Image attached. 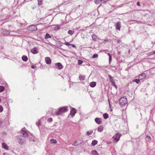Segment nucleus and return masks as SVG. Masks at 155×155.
<instances>
[{
    "instance_id": "1",
    "label": "nucleus",
    "mask_w": 155,
    "mask_h": 155,
    "mask_svg": "<svg viewBox=\"0 0 155 155\" xmlns=\"http://www.w3.org/2000/svg\"><path fill=\"white\" fill-rule=\"evenodd\" d=\"M67 111L68 109L66 107H61L58 109V111L55 114L57 115H60L63 113L66 112Z\"/></svg>"
},
{
    "instance_id": "2",
    "label": "nucleus",
    "mask_w": 155,
    "mask_h": 155,
    "mask_svg": "<svg viewBox=\"0 0 155 155\" xmlns=\"http://www.w3.org/2000/svg\"><path fill=\"white\" fill-rule=\"evenodd\" d=\"M119 102L120 105L123 106L127 103V99L125 97H121L120 100Z\"/></svg>"
},
{
    "instance_id": "3",
    "label": "nucleus",
    "mask_w": 155,
    "mask_h": 155,
    "mask_svg": "<svg viewBox=\"0 0 155 155\" xmlns=\"http://www.w3.org/2000/svg\"><path fill=\"white\" fill-rule=\"evenodd\" d=\"M121 136L120 134L117 133L113 137V138L115 141L117 142L119 140Z\"/></svg>"
},
{
    "instance_id": "4",
    "label": "nucleus",
    "mask_w": 155,
    "mask_h": 155,
    "mask_svg": "<svg viewBox=\"0 0 155 155\" xmlns=\"http://www.w3.org/2000/svg\"><path fill=\"white\" fill-rule=\"evenodd\" d=\"M27 29L29 31H36L37 29V27L35 25H32L29 26L27 28Z\"/></svg>"
},
{
    "instance_id": "5",
    "label": "nucleus",
    "mask_w": 155,
    "mask_h": 155,
    "mask_svg": "<svg viewBox=\"0 0 155 155\" xmlns=\"http://www.w3.org/2000/svg\"><path fill=\"white\" fill-rule=\"evenodd\" d=\"M21 134L24 137H28V134L26 131L23 129H22L21 132Z\"/></svg>"
},
{
    "instance_id": "6",
    "label": "nucleus",
    "mask_w": 155,
    "mask_h": 155,
    "mask_svg": "<svg viewBox=\"0 0 155 155\" xmlns=\"http://www.w3.org/2000/svg\"><path fill=\"white\" fill-rule=\"evenodd\" d=\"M56 68L58 69L61 70L63 68V66L60 63H57L55 64Z\"/></svg>"
},
{
    "instance_id": "7",
    "label": "nucleus",
    "mask_w": 155,
    "mask_h": 155,
    "mask_svg": "<svg viewBox=\"0 0 155 155\" xmlns=\"http://www.w3.org/2000/svg\"><path fill=\"white\" fill-rule=\"evenodd\" d=\"M18 142L20 144H23L26 141V140L25 138H19L18 139Z\"/></svg>"
},
{
    "instance_id": "8",
    "label": "nucleus",
    "mask_w": 155,
    "mask_h": 155,
    "mask_svg": "<svg viewBox=\"0 0 155 155\" xmlns=\"http://www.w3.org/2000/svg\"><path fill=\"white\" fill-rule=\"evenodd\" d=\"M45 60L47 64H50L51 63V60L50 57H46L45 58Z\"/></svg>"
},
{
    "instance_id": "9",
    "label": "nucleus",
    "mask_w": 155,
    "mask_h": 155,
    "mask_svg": "<svg viewBox=\"0 0 155 155\" xmlns=\"http://www.w3.org/2000/svg\"><path fill=\"white\" fill-rule=\"evenodd\" d=\"M31 52L33 54H36L38 52V50L37 48H34L31 49Z\"/></svg>"
},
{
    "instance_id": "10",
    "label": "nucleus",
    "mask_w": 155,
    "mask_h": 155,
    "mask_svg": "<svg viewBox=\"0 0 155 155\" xmlns=\"http://www.w3.org/2000/svg\"><path fill=\"white\" fill-rule=\"evenodd\" d=\"M95 122L98 124H101L102 123L101 119L100 118L97 117L95 119Z\"/></svg>"
},
{
    "instance_id": "11",
    "label": "nucleus",
    "mask_w": 155,
    "mask_h": 155,
    "mask_svg": "<svg viewBox=\"0 0 155 155\" xmlns=\"http://www.w3.org/2000/svg\"><path fill=\"white\" fill-rule=\"evenodd\" d=\"M76 113V110L74 108H72V109H71L70 113V114L71 115L72 117H73L74 116Z\"/></svg>"
},
{
    "instance_id": "12",
    "label": "nucleus",
    "mask_w": 155,
    "mask_h": 155,
    "mask_svg": "<svg viewBox=\"0 0 155 155\" xmlns=\"http://www.w3.org/2000/svg\"><path fill=\"white\" fill-rule=\"evenodd\" d=\"M146 77V75L144 73H142L139 76V78L140 80H142L145 78Z\"/></svg>"
},
{
    "instance_id": "13",
    "label": "nucleus",
    "mask_w": 155,
    "mask_h": 155,
    "mask_svg": "<svg viewBox=\"0 0 155 155\" xmlns=\"http://www.w3.org/2000/svg\"><path fill=\"white\" fill-rule=\"evenodd\" d=\"M121 28V23L120 21H118L116 23V28L117 29L120 30Z\"/></svg>"
},
{
    "instance_id": "14",
    "label": "nucleus",
    "mask_w": 155,
    "mask_h": 155,
    "mask_svg": "<svg viewBox=\"0 0 155 155\" xmlns=\"http://www.w3.org/2000/svg\"><path fill=\"white\" fill-rule=\"evenodd\" d=\"M2 33L3 35H8L9 34V31L6 29H4L2 31Z\"/></svg>"
},
{
    "instance_id": "15",
    "label": "nucleus",
    "mask_w": 155,
    "mask_h": 155,
    "mask_svg": "<svg viewBox=\"0 0 155 155\" xmlns=\"http://www.w3.org/2000/svg\"><path fill=\"white\" fill-rule=\"evenodd\" d=\"M79 78L81 81L84 80L85 78V76L80 74L79 76Z\"/></svg>"
},
{
    "instance_id": "16",
    "label": "nucleus",
    "mask_w": 155,
    "mask_h": 155,
    "mask_svg": "<svg viewBox=\"0 0 155 155\" xmlns=\"http://www.w3.org/2000/svg\"><path fill=\"white\" fill-rule=\"evenodd\" d=\"M103 130V127L101 126H99L97 128V131L99 132H101Z\"/></svg>"
},
{
    "instance_id": "17",
    "label": "nucleus",
    "mask_w": 155,
    "mask_h": 155,
    "mask_svg": "<svg viewBox=\"0 0 155 155\" xmlns=\"http://www.w3.org/2000/svg\"><path fill=\"white\" fill-rule=\"evenodd\" d=\"M2 145L3 148H4V149L6 150L8 149V147L6 144L3 143L2 144Z\"/></svg>"
},
{
    "instance_id": "18",
    "label": "nucleus",
    "mask_w": 155,
    "mask_h": 155,
    "mask_svg": "<svg viewBox=\"0 0 155 155\" xmlns=\"http://www.w3.org/2000/svg\"><path fill=\"white\" fill-rule=\"evenodd\" d=\"M96 83L95 82H92L90 83V86L91 87H94L96 85Z\"/></svg>"
},
{
    "instance_id": "19",
    "label": "nucleus",
    "mask_w": 155,
    "mask_h": 155,
    "mask_svg": "<svg viewBox=\"0 0 155 155\" xmlns=\"http://www.w3.org/2000/svg\"><path fill=\"white\" fill-rule=\"evenodd\" d=\"M91 154L92 155H98V154L96 150H93L91 151Z\"/></svg>"
},
{
    "instance_id": "20",
    "label": "nucleus",
    "mask_w": 155,
    "mask_h": 155,
    "mask_svg": "<svg viewBox=\"0 0 155 155\" xmlns=\"http://www.w3.org/2000/svg\"><path fill=\"white\" fill-rule=\"evenodd\" d=\"M97 143V141L96 140H94L92 141L91 145L93 146H94Z\"/></svg>"
},
{
    "instance_id": "21",
    "label": "nucleus",
    "mask_w": 155,
    "mask_h": 155,
    "mask_svg": "<svg viewBox=\"0 0 155 155\" xmlns=\"http://www.w3.org/2000/svg\"><path fill=\"white\" fill-rule=\"evenodd\" d=\"M53 28L55 30L57 31L59 30L60 28V27L58 25H55L54 26Z\"/></svg>"
},
{
    "instance_id": "22",
    "label": "nucleus",
    "mask_w": 155,
    "mask_h": 155,
    "mask_svg": "<svg viewBox=\"0 0 155 155\" xmlns=\"http://www.w3.org/2000/svg\"><path fill=\"white\" fill-rule=\"evenodd\" d=\"M22 60L24 61H26L28 60V57L27 56L23 55L22 57Z\"/></svg>"
},
{
    "instance_id": "23",
    "label": "nucleus",
    "mask_w": 155,
    "mask_h": 155,
    "mask_svg": "<svg viewBox=\"0 0 155 155\" xmlns=\"http://www.w3.org/2000/svg\"><path fill=\"white\" fill-rule=\"evenodd\" d=\"M104 0H94V2L96 4H99Z\"/></svg>"
},
{
    "instance_id": "24",
    "label": "nucleus",
    "mask_w": 155,
    "mask_h": 155,
    "mask_svg": "<svg viewBox=\"0 0 155 155\" xmlns=\"http://www.w3.org/2000/svg\"><path fill=\"white\" fill-rule=\"evenodd\" d=\"M93 132L92 130H91L87 132L86 135H91Z\"/></svg>"
},
{
    "instance_id": "25",
    "label": "nucleus",
    "mask_w": 155,
    "mask_h": 155,
    "mask_svg": "<svg viewBox=\"0 0 155 155\" xmlns=\"http://www.w3.org/2000/svg\"><path fill=\"white\" fill-rule=\"evenodd\" d=\"M103 117L104 119H107L109 117L108 114L107 113L104 114L103 115Z\"/></svg>"
},
{
    "instance_id": "26",
    "label": "nucleus",
    "mask_w": 155,
    "mask_h": 155,
    "mask_svg": "<svg viewBox=\"0 0 155 155\" xmlns=\"http://www.w3.org/2000/svg\"><path fill=\"white\" fill-rule=\"evenodd\" d=\"M92 38L94 41H96L97 39V37L95 34H93L92 35Z\"/></svg>"
},
{
    "instance_id": "27",
    "label": "nucleus",
    "mask_w": 155,
    "mask_h": 155,
    "mask_svg": "<svg viewBox=\"0 0 155 155\" xmlns=\"http://www.w3.org/2000/svg\"><path fill=\"white\" fill-rule=\"evenodd\" d=\"M108 78L110 81L112 83L114 82L113 79L112 77L110 75H108Z\"/></svg>"
},
{
    "instance_id": "28",
    "label": "nucleus",
    "mask_w": 155,
    "mask_h": 155,
    "mask_svg": "<svg viewBox=\"0 0 155 155\" xmlns=\"http://www.w3.org/2000/svg\"><path fill=\"white\" fill-rule=\"evenodd\" d=\"M51 38V36L49 34L47 33L45 35V39H48L49 38Z\"/></svg>"
},
{
    "instance_id": "29",
    "label": "nucleus",
    "mask_w": 155,
    "mask_h": 155,
    "mask_svg": "<svg viewBox=\"0 0 155 155\" xmlns=\"http://www.w3.org/2000/svg\"><path fill=\"white\" fill-rule=\"evenodd\" d=\"M50 142L52 143H56L57 142V141L56 140L51 139L50 140Z\"/></svg>"
},
{
    "instance_id": "30",
    "label": "nucleus",
    "mask_w": 155,
    "mask_h": 155,
    "mask_svg": "<svg viewBox=\"0 0 155 155\" xmlns=\"http://www.w3.org/2000/svg\"><path fill=\"white\" fill-rule=\"evenodd\" d=\"M5 90V87L3 86H0V92H3Z\"/></svg>"
},
{
    "instance_id": "31",
    "label": "nucleus",
    "mask_w": 155,
    "mask_h": 155,
    "mask_svg": "<svg viewBox=\"0 0 155 155\" xmlns=\"http://www.w3.org/2000/svg\"><path fill=\"white\" fill-rule=\"evenodd\" d=\"M107 55L109 56V62L110 64L111 61V56L109 53H107Z\"/></svg>"
},
{
    "instance_id": "32",
    "label": "nucleus",
    "mask_w": 155,
    "mask_h": 155,
    "mask_svg": "<svg viewBox=\"0 0 155 155\" xmlns=\"http://www.w3.org/2000/svg\"><path fill=\"white\" fill-rule=\"evenodd\" d=\"M74 33V31L69 30L68 31V33L71 35H73Z\"/></svg>"
},
{
    "instance_id": "33",
    "label": "nucleus",
    "mask_w": 155,
    "mask_h": 155,
    "mask_svg": "<svg viewBox=\"0 0 155 155\" xmlns=\"http://www.w3.org/2000/svg\"><path fill=\"white\" fill-rule=\"evenodd\" d=\"M43 0H38V4L39 5H40L42 4Z\"/></svg>"
},
{
    "instance_id": "34",
    "label": "nucleus",
    "mask_w": 155,
    "mask_h": 155,
    "mask_svg": "<svg viewBox=\"0 0 155 155\" xmlns=\"http://www.w3.org/2000/svg\"><path fill=\"white\" fill-rule=\"evenodd\" d=\"M133 82H135L137 83L138 84L140 82V80L137 79H135L133 80Z\"/></svg>"
},
{
    "instance_id": "35",
    "label": "nucleus",
    "mask_w": 155,
    "mask_h": 155,
    "mask_svg": "<svg viewBox=\"0 0 155 155\" xmlns=\"http://www.w3.org/2000/svg\"><path fill=\"white\" fill-rule=\"evenodd\" d=\"M78 143H79L78 142V141L77 140V141H76L73 144H72V145L76 146L78 144Z\"/></svg>"
},
{
    "instance_id": "36",
    "label": "nucleus",
    "mask_w": 155,
    "mask_h": 155,
    "mask_svg": "<svg viewBox=\"0 0 155 155\" xmlns=\"http://www.w3.org/2000/svg\"><path fill=\"white\" fill-rule=\"evenodd\" d=\"M98 54H95L92 56V58H98Z\"/></svg>"
},
{
    "instance_id": "37",
    "label": "nucleus",
    "mask_w": 155,
    "mask_h": 155,
    "mask_svg": "<svg viewBox=\"0 0 155 155\" xmlns=\"http://www.w3.org/2000/svg\"><path fill=\"white\" fill-rule=\"evenodd\" d=\"M47 121L49 122H51L52 121V118L50 117L48 119Z\"/></svg>"
},
{
    "instance_id": "38",
    "label": "nucleus",
    "mask_w": 155,
    "mask_h": 155,
    "mask_svg": "<svg viewBox=\"0 0 155 155\" xmlns=\"http://www.w3.org/2000/svg\"><path fill=\"white\" fill-rule=\"evenodd\" d=\"M146 138L148 140H150L151 139V138L150 136L148 135H147L146 136Z\"/></svg>"
},
{
    "instance_id": "39",
    "label": "nucleus",
    "mask_w": 155,
    "mask_h": 155,
    "mask_svg": "<svg viewBox=\"0 0 155 155\" xmlns=\"http://www.w3.org/2000/svg\"><path fill=\"white\" fill-rule=\"evenodd\" d=\"M83 62V61L81 60H79L78 61V64H81Z\"/></svg>"
},
{
    "instance_id": "40",
    "label": "nucleus",
    "mask_w": 155,
    "mask_h": 155,
    "mask_svg": "<svg viewBox=\"0 0 155 155\" xmlns=\"http://www.w3.org/2000/svg\"><path fill=\"white\" fill-rule=\"evenodd\" d=\"M64 44L68 46L70 45H71V44H69L67 42H65V43H64Z\"/></svg>"
},
{
    "instance_id": "41",
    "label": "nucleus",
    "mask_w": 155,
    "mask_h": 155,
    "mask_svg": "<svg viewBox=\"0 0 155 155\" xmlns=\"http://www.w3.org/2000/svg\"><path fill=\"white\" fill-rule=\"evenodd\" d=\"M3 110L2 107L1 105H0V112H2L3 111Z\"/></svg>"
},
{
    "instance_id": "42",
    "label": "nucleus",
    "mask_w": 155,
    "mask_h": 155,
    "mask_svg": "<svg viewBox=\"0 0 155 155\" xmlns=\"http://www.w3.org/2000/svg\"><path fill=\"white\" fill-rule=\"evenodd\" d=\"M41 122L40 121H39L38 122L36 123V125L38 127L39 126V125L40 124Z\"/></svg>"
},
{
    "instance_id": "43",
    "label": "nucleus",
    "mask_w": 155,
    "mask_h": 155,
    "mask_svg": "<svg viewBox=\"0 0 155 155\" xmlns=\"http://www.w3.org/2000/svg\"><path fill=\"white\" fill-rule=\"evenodd\" d=\"M113 85H114V86L116 88H117V85L115 84L114 83V82H113V83H112Z\"/></svg>"
},
{
    "instance_id": "44",
    "label": "nucleus",
    "mask_w": 155,
    "mask_h": 155,
    "mask_svg": "<svg viewBox=\"0 0 155 155\" xmlns=\"http://www.w3.org/2000/svg\"><path fill=\"white\" fill-rule=\"evenodd\" d=\"M71 45L73 47V48H75L76 47V46L74 45H73V44H71Z\"/></svg>"
},
{
    "instance_id": "45",
    "label": "nucleus",
    "mask_w": 155,
    "mask_h": 155,
    "mask_svg": "<svg viewBox=\"0 0 155 155\" xmlns=\"http://www.w3.org/2000/svg\"><path fill=\"white\" fill-rule=\"evenodd\" d=\"M31 67L32 68H33V69H34L36 67L35 66L33 65H32L31 66Z\"/></svg>"
},
{
    "instance_id": "46",
    "label": "nucleus",
    "mask_w": 155,
    "mask_h": 155,
    "mask_svg": "<svg viewBox=\"0 0 155 155\" xmlns=\"http://www.w3.org/2000/svg\"><path fill=\"white\" fill-rule=\"evenodd\" d=\"M137 5L139 6H140V3L139 2H137Z\"/></svg>"
},
{
    "instance_id": "47",
    "label": "nucleus",
    "mask_w": 155,
    "mask_h": 155,
    "mask_svg": "<svg viewBox=\"0 0 155 155\" xmlns=\"http://www.w3.org/2000/svg\"><path fill=\"white\" fill-rule=\"evenodd\" d=\"M151 53L152 54H155V51H152V52H151Z\"/></svg>"
},
{
    "instance_id": "48",
    "label": "nucleus",
    "mask_w": 155,
    "mask_h": 155,
    "mask_svg": "<svg viewBox=\"0 0 155 155\" xmlns=\"http://www.w3.org/2000/svg\"><path fill=\"white\" fill-rule=\"evenodd\" d=\"M120 41L119 40V41H118V43H120Z\"/></svg>"
},
{
    "instance_id": "49",
    "label": "nucleus",
    "mask_w": 155,
    "mask_h": 155,
    "mask_svg": "<svg viewBox=\"0 0 155 155\" xmlns=\"http://www.w3.org/2000/svg\"><path fill=\"white\" fill-rule=\"evenodd\" d=\"M33 141H35V140H33Z\"/></svg>"
}]
</instances>
